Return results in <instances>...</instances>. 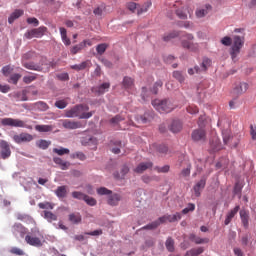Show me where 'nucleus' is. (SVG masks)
Listing matches in <instances>:
<instances>
[{"instance_id": "nucleus-25", "label": "nucleus", "mask_w": 256, "mask_h": 256, "mask_svg": "<svg viewBox=\"0 0 256 256\" xmlns=\"http://www.w3.org/2000/svg\"><path fill=\"white\" fill-rule=\"evenodd\" d=\"M247 89H249V84L246 82H240L234 87V93L235 95H243V93L247 92Z\"/></svg>"}, {"instance_id": "nucleus-33", "label": "nucleus", "mask_w": 256, "mask_h": 256, "mask_svg": "<svg viewBox=\"0 0 256 256\" xmlns=\"http://www.w3.org/2000/svg\"><path fill=\"white\" fill-rule=\"evenodd\" d=\"M36 145L39 149L45 151L51 146V140L40 139L36 142Z\"/></svg>"}, {"instance_id": "nucleus-8", "label": "nucleus", "mask_w": 256, "mask_h": 256, "mask_svg": "<svg viewBox=\"0 0 256 256\" xmlns=\"http://www.w3.org/2000/svg\"><path fill=\"white\" fill-rule=\"evenodd\" d=\"M0 157L4 160L11 157V146L6 140H0Z\"/></svg>"}, {"instance_id": "nucleus-35", "label": "nucleus", "mask_w": 256, "mask_h": 256, "mask_svg": "<svg viewBox=\"0 0 256 256\" xmlns=\"http://www.w3.org/2000/svg\"><path fill=\"white\" fill-rule=\"evenodd\" d=\"M16 218L18 221H23L24 223H33V217L29 214L18 213Z\"/></svg>"}, {"instance_id": "nucleus-46", "label": "nucleus", "mask_w": 256, "mask_h": 256, "mask_svg": "<svg viewBox=\"0 0 256 256\" xmlns=\"http://www.w3.org/2000/svg\"><path fill=\"white\" fill-rule=\"evenodd\" d=\"M140 97L142 99V103H147L148 99H149V90L147 89L146 86H143L141 88V94Z\"/></svg>"}, {"instance_id": "nucleus-48", "label": "nucleus", "mask_w": 256, "mask_h": 256, "mask_svg": "<svg viewBox=\"0 0 256 256\" xmlns=\"http://www.w3.org/2000/svg\"><path fill=\"white\" fill-rule=\"evenodd\" d=\"M53 153H56L57 155H69L71 153V150L69 148H53Z\"/></svg>"}, {"instance_id": "nucleus-23", "label": "nucleus", "mask_w": 256, "mask_h": 256, "mask_svg": "<svg viewBox=\"0 0 256 256\" xmlns=\"http://www.w3.org/2000/svg\"><path fill=\"white\" fill-rule=\"evenodd\" d=\"M68 221L72 223V225H79L83 221V216H81V213H70L68 215Z\"/></svg>"}, {"instance_id": "nucleus-52", "label": "nucleus", "mask_w": 256, "mask_h": 256, "mask_svg": "<svg viewBox=\"0 0 256 256\" xmlns=\"http://www.w3.org/2000/svg\"><path fill=\"white\" fill-rule=\"evenodd\" d=\"M84 235H89L90 237H99L103 235V230L102 229H96L90 232H85Z\"/></svg>"}, {"instance_id": "nucleus-51", "label": "nucleus", "mask_w": 256, "mask_h": 256, "mask_svg": "<svg viewBox=\"0 0 256 256\" xmlns=\"http://www.w3.org/2000/svg\"><path fill=\"white\" fill-rule=\"evenodd\" d=\"M84 201L85 203H87L90 207H95V205H97V200L93 197H90L86 194V196H84Z\"/></svg>"}, {"instance_id": "nucleus-58", "label": "nucleus", "mask_w": 256, "mask_h": 256, "mask_svg": "<svg viewBox=\"0 0 256 256\" xmlns=\"http://www.w3.org/2000/svg\"><path fill=\"white\" fill-rule=\"evenodd\" d=\"M98 195H112L113 191L105 188V187H100L97 189Z\"/></svg>"}, {"instance_id": "nucleus-45", "label": "nucleus", "mask_w": 256, "mask_h": 256, "mask_svg": "<svg viewBox=\"0 0 256 256\" xmlns=\"http://www.w3.org/2000/svg\"><path fill=\"white\" fill-rule=\"evenodd\" d=\"M211 59L204 57L202 60V63L200 64V67L202 69V71L205 73L207 71V69H209V67H211Z\"/></svg>"}, {"instance_id": "nucleus-21", "label": "nucleus", "mask_w": 256, "mask_h": 256, "mask_svg": "<svg viewBox=\"0 0 256 256\" xmlns=\"http://www.w3.org/2000/svg\"><path fill=\"white\" fill-rule=\"evenodd\" d=\"M110 87H111V83L104 82V83L100 84L99 86H97L96 88H94L95 94L96 95H105V93H107V91H109Z\"/></svg>"}, {"instance_id": "nucleus-61", "label": "nucleus", "mask_w": 256, "mask_h": 256, "mask_svg": "<svg viewBox=\"0 0 256 256\" xmlns=\"http://www.w3.org/2000/svg\"><path fill=\"white\" fill-rule=\"evenodd\" d=\"M26 22L28 25H33V27H39V20L35 17L27 18Z\"/></svg>"}, {"instance_id": "nucleus-39", "label": "nucleus", "mask_w": 256, "mask_h": 256, "mask_svg": "<svg viewBox=\"0 0 256 256\" xmlns=\"http://www.w3.org/2000/svg\"><path fill=\"white\" fill-rule=\"evenodd\" d=\"M53 162H54L56 165H60V167H61V169H62L63 171H65V169H67V167H69V163L63 161V159H62L61 157H53Z\"/></svg>"}, {"instance_id": "nucleus-19", "label": "nucleus", "mask_w": 256, "mask_h": 256, "mask_svg": "<svg viewBox=\"0 0 256 256\" xmlns=\"http://www.w3.org/2000/svg\"><path fill=\"white\" fill-rule=\"evenodd\" d=\"M191 137H192V140H194L196 143L199 141H205V137H206L205 130L196 129L192 132Z\"/></svg>"}, {"instance_id": "nucleus-42", "label": "nucleus", "mask_w": 256, "mask_h": 256, "mask_svg": "<svg viewBox=\"0 0 256 256\" xmlns=\"http://www.w3.org/2000/svg\"><path fill=\"white\" fill-rule=\"evenodd\" d=\"M44 219H46L48 223H53V221H57V215L51 211H44Z\"/></svg>"}, {"instance_id": "nucleus-26", "label": "nucleus", "mask_w": 256, "mask_h": 256, "mask_svg": "<svg viewBox=\"0 0 256 256\" xmlns=\"http://www.w3.org/2000/svg\"><path fill=\"white\" fill-rule=\"evenodd\" d=\"M183 129V123L180 120H173L169 126L171 133H180Z\"/></svg>"}, {"instance_id": "nucleus-63", "label": "nucleus", "mask_w": 256, "mask_h": 256, "mask_svg": "<svg viewBox=\"0 0 256 256\" xmlns=\"http://www.w3.org/2000/svg\"><path fill=\"white\" fill-rule=\"evenodd\" d=\"M129 173V166L124 164L120 170L121 179H125V176Z\"/></svg>"}, {"instance_id": "nucleus-43", "label": "nucleus", "mask_w": 256, "mask_h": 256, "mask_svg": "<svg viewBox=\"0 0 256 256\" xmlns=\"http://www.w3.org/2000/svg\"><path fill=\"white\" fill-rule=\"evenodd\" d=\"M88 65H89V61H83L80 64L72 65L71 69H74V71H83L84 69H87Z\"/></svg>"}, {"instance_id": "nucleus-16", "label": "nucleus", "mask_w": 256, "mask_h": 256, "mask_svg": "<svg viewBox=\"0 0 256 256\" xmlns=\"http://www.w3.org/2000/svg\"><path fill=\"white\" fill-rule=\"evenodd\" d=\"M54 195H56L59 201H63L64 199H67V186L65 185L58 186L54 190Z\"/></svg>"}, {"instance_id": "nucleus-57", "label": "nucleus", "mask_w": 256, "mask_h": 256, "mask_svg": "<svg viewBox=\"0 0 256 256\" xmlns=\"http://www.w3.org/2000/svg\"><path fill=\"white\" fill-rule=\"evenodd\" d=\"M157 227H159V222H157V220H155V221L143 226L142 229L153 230V229H157Z\"/></svg>"}, {"instance_id": "nucleus-41", "label": "nucleus", "mask_w": 256, "mask_h": 256, "mask_svg": "<svg viewBox=\"0 0 256 256\" xmlns=\"http://www.w3.org/2000/svg\"><path fill=\"white\" fill-rule=\"evenodd\" d=\"M135 81L133 78L125 76L122 81L124 89H131V86L134 85Z\"/></svg>"}, {"instance_id": "nucleus-27", "label": "nucleus", "mask_w": 256, "mask_h": 256, "mask_svg": "<svg viewBox=\"0 0 256 256\" xmlns=\"http://www.w3.org/2000/svg\"><path fill=\"white\" fill-rule=\"evenodd\" d=\"M24 13H25V11H23L21 9H16L15 11H13L8 18L9 25H13V23H15L16 19H19V17H22V15Z\"/></svg>"}, {"instance_id": "nucleus-49", "label": "nucleus", "mask_w": 256, "mask_h": 256, "mask_svg": "<svg viewBox=\"0 0 256 256\" xmlns=\"http://www.w3.org/2000/svg\"><path fill=\"white\" fill-rule=\"evenodd\" d=\"M19 79H21V74L15 73L10 76L8 79V83H12L13 85H17L19 83Z\"/></svg>"}, {"instance_id": "nucleus-36", "label": "nucleus", "mask_w": 256, "mask_h": 256, "mask_svg": "<svg viewBox=\"0 0 256 256\" xmlns=\"http://www.w3.org/2000/svg\"><path fill=\"white\" fill-rule=\"evenodd\" d=\"M165 247H166L167 251H169V253L175 252V240H173V239L171 238V236H169V237L166 239Z\"/></svg>"}, {"instance_id": "nucleus-34", "label": "nucleus", "mask_w": 256, "mask_h": 256, "mask_svg": "<svg viewBox=\"0 0 256 256\" xmlns=\"http://www.w3.org/2000/svg\"><path fill=\"white\" fill-rule=\"evenodd\" d=\"M211 9H213L211 4H206L205 8H202V9L196 11V16L199 18L205 17L207 15V13H209V11H211Z\"/></svg>"}, {"instance_id": "nucleus-30", "label": "nucleus", "mask_w": 256, "mask_h": 256, "mask_svg": "<svg viewBox=\"0 0 256 256\" xmlns=\"http://www.w3.org/2000/svg\"><path fill=\"white\" fill-rule=\"evenodd\" d=\"M151 5H153L151 0H148L142 6L139 5L137 8V15H143V13H147V11H149V9L151 8Z\"/></svg>"}, {"instance_id": "nucleus-3", "label": "nucleus", "mask_w": 256, "mask_h": 256, "mask_svg": "<svg viewBox=\"0 0 256 256\" xmlns=\"http://www.w3.org/2000/svg\"><path fill=\"white\" fill-rule=\"evenodd\" d=\"M38 235H40L39 228H32L24 238L27 245H30L31 247H43V242L37 237Z\"/></svg>"}, {"instance_id": "nucleus-50", "label": "nucleus", "mask_w": 256, "mask_h": 256, "mask_svg": "<svg viewBox=\"0 0 256 256\" xmlns=\"http://www.w3.org/2000/svg\"><path fill=\"white\" fill-rule=\"evenodd\" d=\"M12 71H13V67H11V65H5L1 69V73L4 75V77H9Z\"/></svg>"}, {"instance_id": "nucleus-5", "label": "nucleus", "mask_w": 256, "mask_h": 256, "mask_svg": "<svg viewBox=\"0 0 256 256\" xmlns=\"http://www.w3.org/2000/svg\"><path fill=\"white\" fill-rule=\"evenodd\" d=\"M73 109L78 119H91L95 115V111L85 112L89 111V106L86 104H78Z\"/></svg>"}, {"instance_id": "nucleus-62", "label": "nucleus", "mask_w": 256, "mask_h": 256, "mask_svg": "<svg viewBox=\"0 0 256 256\" xmlns=\"http://www.w3.org/2000/svg\"><path fill=\"white\" fill-rule=\"evenodd\" d=\"M241 191H243V185H241V183L238 182L234 185V195H241Z\"/></svg>"}, {"instance_id": "nucleus-2", "label": "nucleus", "mask_w": 256, "mask_h": 256, "mask_svg": "<svg viewBox=\"0 0 256 256\" xmlns=\"http://www.w3.org/2000/svg\"><path fill=\"white\" fill-rule=\"evenodd\" d=\"M152 107L158 111L161 115H165L167 113H171L175 107L173 106V103H171V100L169 99H155L152 100Z\"/></svg>"}, {"instance_id": "nucleus-59", "label": "nucleus", "mask_w": 256, "mask_h": 256, "mask_svg": "<svg viewBox=\"0 0 256 256\" xmlns=\"http://www.w3.org/2000/svg\"><path fill=\"white\" fill-rule=\"evenodd\" d=\"M232 43L233 40L229 36H225L221 39V44L224 45V47H230Z\"/></svg>"}, {"instance_id": "nucleus-1", "label": "nucleus", "mask_w": 256, "mask_h": 256, "mask_svg": "<svg viewBox=\"0 0 256 256\" xmlns=\"http://www.w3.org/2000/svg\"><path fill=\"white\" fill-rule=\"evenodd\" d=\"M195 39V36L191 33L182 32L180 36V43L183 49H187L192 53H198L199 51V43L191 42Z\"/></svg>"}, {"instance_id": "nucleus-64", "label": "nucleus", "mask_w": 256, "mask_h": 256, "mask_svg": "<svg viewBox=\"0 0 256 256\" xmlns=\"http://www.w3.org/2000/svg\"><path fill=\"white\" fill-rule=\"evenodd\" d=\"M182 177H189L191 175V164H188L186 168L181 171Z\"/></svg>"}, {"instance_id": "nucleus-9", "label": "nucleus", "mask_w": 256, "mask_h": 256, "mask_svg": "<svg viewBox=\"0 0 256 256\" xmlns=\"http://www.w3.org/2000/svg\"><path fill=\"white\" fill-rule=\"evenodd\" d=\"M1 125L3 127H25V122L19 119H13V118H4L1 120Z\"/></svg>"}, {"instance_id": "nucleus-47", "label": "nucleus", "mask_w": 256, "mask_h": 256, "mask_svg": "<svg viewBox=\"0 0 256 256\" xmlns=\"http://www.w3.org/2000/svg\"><path fill=\"white\" fill-rule=\"evenodd\" d=\"M35 108L38 109V111H49V105L43 101L36 102Z\"/></svg>"}, {"instance_id": "nucleus-18", "label": "nucleus", "mask_w": 256, "mask_h": 256, "mask_svg": "<svg viewBox=\"0 0 256 256\" xmlns=\"http://www.w3.org/2000/svg\"><path fill=\"white\" fill-rule=\"evenodd\" d=\"M153 167V162L149 161V162H142L140 164L137 165L136 168H134V173H138L139 175H141V173H143L144 171H147V169H151Z\"/></svg>"}, {"instance_id": "nucleus-22", "label": "nucleus", "mask_w": 256, "mask_h": 256, "mask_svg": "<svg viewBox=\"0 0 256 256\" xmlns=\"http://www.w3.org/2000/svg\"><path fill=\"white\" fill-rule=\"evenodd\" d=\"M122 197L120 194L114 193V194H110L108 196V200L107 203L108 205H110L111 207H117V205H119V201H121Z\"/></svg>"}, {"instance_id": "nucleus-40", "label": "nucleus", "mask_w": 256, "mask_h": 256, "mask_svg": "<svg viewBox=\"0 0 256 256\" xmlns=\"http://www.w3.org/2000/svg\"><path fill=\"white\" fill-rule=\"evenodd\" d=\"M181 217L182 216H181L180 212H176L173 215H171V214L166 215L168 223H175L177 221H181Z\"/></svg>"}, {"instance_id": "nucleus-15", "label": "nucleus", "mask_w": 256, "mask_h": 256, "mask_svg": "<svg viewBox=\"0 0 256 256\" xmlns=\"http://www.w3.org/2000/svg\"><path fill=\"white\" fill-rule=\"evenodd\" d=\"M239 215H240V220L244 229H249V217H250L249 210L242 208L239 211Z\"/></svg>"}, {"instance_id": "nucleus-12", "label": "nucleus", "mask_w": 256, "mask_h": 256, "mask_svg": "<svg viewBox=\"0 0 256 256\" xmlns=\"http://www.w3.org/2000/svg\"><path fill=\"white\" fill-rule=\"evenodd\" d=\"M62 127H64V129L75 130V129H83V127L85 126L80 121H72V120L66 119V120H63Z\"/></svg>"}, {"instance_id": "nucleus-11", "label": "nucleus", "mask_w": 256, "mask_h": 256, "mask_svg": "<svg viewBox=\"0 0 256 256\" xmlns=\"http://www.w3.org/2000/svg\"><path fill=\"white\" fill-rule=\"evenodd\" d=\"M207 185V176H202L201 179L193 186L195 197H201V191Z\"/></svg>"}, {"instance_id": "nucleus-4", "label": "nucleus", "mask_w": 256, "mask_h": 256, "mask_svg": "<svg viewBox=\"0 0 256 256\" xmlns=\"http://www.w3.org/2000/svg\"><path fill=\"white\" fill-rule=\"evenodd\" d=\"M243 45H245V37L238 35L233 37V44L230 50V55L233 61H235V59H237V55L241 53Z\"/></svg>"}, {"instance_id": "nucleus-6", "label": "nucleus", "mask_w": 256, "mask_h": 256, "mask_svg": "<svg viewBox=\"0 0 256 256\" xmlns=\"http://www.w3.org/2000/svg\"><path fill=\"white\" fill-rule=\"evenodd\" d=\"M11 231L12 235H14L16 239H25V237H27V234H29V229H27L21 223H14Z\"/></svg>"}, {"instance_id": "nucleus-24", "label": "nucleus", "mask_w": 256, "mask_h": 256, "mask_svg": "<svg viewBox=\"0 0 256 256\" xmlns=\"http://www.w3.org/2000/svg\"><path fill=\"white\" fill-rule=\"evenodd\" d=\"M181 35H183V32L179 30H173L163 36V41H165L166 43H169V41L173 39H177V37H181Z\"/></svg>"}, {"instance_id": "nucleus-14", "label": "nucleus", "mask_w": 256, "mask_h": 256, "mask_svg": "<svg viewBox=\"0 0 256 256\" xmlns=\"http://www.w3.org/2000/svg\"><path fill=\"white\" fill-rule=\"evenodd\" d=\"M152 148L155 149L156 153H159L161 157H165V155H169L170 153L169 146H167L166 144L154 143L152 144Z\"/></svg>"}, {"instance_id": "nucleus-37", "label": "nucleus", "mask_w": 256, "mask_h": 256, "mask_svg": "<svg viewBox=\"0 0 256 256\" xmlns=\"http://www.w3.org/2000/svg\"><path fill=\"white\" fill-rule=\"evenodd\" d=\"M85 49V43H79L70 48L71 55H77V53H81Z\"/></svg>"}, {"instance_id": "nucleus-38", "label": "nucleus", "mask_w": 256, "mask_h": 256, "mask_svg": "<svg viewBox=\"0 0 256 256\" xmlns=\"http://www.w3.org/2000/svg\"><path fill=\"white\" fill-rule=\"evenodd\" d=\"M172 77H174V79H176V81L180 83H185V74H183L182 71H179V70L173 71Z\"/></svg>"}, {"instance_id": "nucleus-55", "label": "nucleus", "mask_w": 256, "mask_h": 256, "mask_svg": "<svg viewBox=\"0 0 256 256\" xmlns=\"http://www.w3.org/2000/svg\"><path fill=\"white\" fill-rule=\"evenodd\" d=\"M176 15L179 19H187V11L185 8H180L176 10Z\"/></svg>"}, {"instance_id": "nucleus-53", "label": "nucleus", "mask_w": 256, "mask_h": 256, "mask_svg": "<svg viewBox=\"0 0 256 256\" xmlns=\"http://www.w3.org/2000/svg\"><path fill=\"white\" fill-rule=\"evenodd\" d=\"M86 194L79 191L72 192L73 199H78V201H84Z\"/></svg>"}, {"instance_id": "nucleus-20", "label": "nucleus", "mask_w": 256, "mask_h": 256, "mask_svg": "<svg viewBox=\"0 0 256 256\" xmlns=\"http://www.w3.org/2000/svg\"><path fill=\"white\" fill-rule=\"evenodd\" d=\"M239 209H241V207L239 205H237L226 214V218L224 220V225H229V223H231V221H233V218L235 217V215H237V213H239Z\"/></svg>"}, {"instance_id": "nucleus-31", "label": "nucleus", "mask_w": 256, "mask_h": 256, "mask_svg": "<svg viewBox=\"0 0 256 256\" xmlns=\"http://www.w3.org/2000/svg\"><path fill=\"white\" fill-rule=\"evenodd\" d=\"M35 130L38 131V133H51L53 131V126L52 125H36Z\"/></svg>"}, {"instance_id": "nucleus-13", "label": "nucleus", "mask_w": 256, "mask_h": 256, "mask_svg": "<svg viewBox=\"0 0 256 256\" xmlns=\"http://www.w3.org/2000/svg\"><path fill=\"white\" fill-rule=\"evenodd\" d=\"M81 145L84 147H92L97 149V138L95 136L87 135L81 138Z\"/></svg>"}, {"instance_id": "nucleus-60", "label": "nucleus", "mask_w": 256, "mask_h": 256, "mask_svg": "<svg viewBox=\"0 0 256 256\" xmlns=\"http://www.w3.org/2000/svg\"><path fill=\"white\" fill-rule=\"evenodd\" d=\"M127 8L129 9V11H131L132 13H135V11H137V9L139 8V4L135 3V2H128L127 3Z\"/></svg>"}, {"instance_id": "nucleus-28", "label": "nucleus", "mask_w": 256, "mask_h": 256, "mask_svg": "<svg viewBox=\"0 0 256 256\" xmlns=\"http://www.w3.org/2000/svg\"><path fill=\"white\" fill-rule=\"evenodd\" d=\"M32 33L35 39H41L45 33H47V27L40 26L38 28L32 29Z\"/></svg>"}, {"instance_id": "nucleus-54", "label": "nucleus", "mask_w": 256, "mask_h": 256, "mask_svg": "<svg viewBox=\"0 0 256 256\" xmlns=\"http://www.w3.org/2000/svg\"><path fill=\"white\" fill-rule=\"evenodd\" d=\"M68 103L65 100H56V102L54 103V106L57 109H65L67 107Z\"/></svg>"}, {"instance_id": "nucleus-17", "label": "nucleus", "mask_w": 256, "mask_h": 256, "mask_svg": "<svg viewBox=\"0 0 256 256\" xmlns=\"http://www.w3.org/2000/svg\"><path fill=\"white\" fill-rule=\"evenodd\" d=\"M22 66H24V68L28 69L29 71H38V72L43 71V66L33 61L23 62Z\"/></svg>"}, {"instance_id": "nucleus-44", "label": "nucleus", "mask_w": 256, "mask_h": 256, "mask_svg": "<svg viewBox=\"0 0 256 256\" xmlns=\"http://www.w3.org/2000/svg\"><path fill=\"white\" fill-rule=\"evenodd\" d=\"M161 87H163V81L162 80H157L153 87L151 88V93L153 95H157L159 93V89H161Z\"/></svg>"}, {"instance_id": "nucleus-56", "label": "nucleus", "mask_w": 256, "mask_h": 256, "mask_svg": "<svg viewBox=\"0 0 256 256\" xmlns=\"http://www.w3.org/2000/svg\"><path fill=\"white\" fill-rule=\"evenodd\" d=\"M96 51H97L98 55H103V53H105V51H107V44H105V43L98 44L96 46Z\"/></svg>"}, {"instance_id": "nucleus-10", "label": "nucleus", "mask_w": 256, "mask_h": 256, "mask_svg": "<svg viewBox=\"0 0 256 256\" xmlns=\"http://www.w3.org/2000/svg\"><path fill=\"white\" fill-rule=\"evenodd\" d=\"M210 151L212 153H217V151H221L223 149V144H221V139H219V136L213 135L210 138Z\"/></svg>"}, {"instance_id": "nucleus-32", "label": "nucleus", "mask_w": 256, "mask_h": 256, "mask_svg": "<svg viewBox=\"0 0 256 256\" xmlns=\"http://www.w3.org/2000/svg\"><path fill=\"white\" fill-rule=\"evenodd\" d=\"M205 251L204 247L192 248L186 251L185 256H199Z\"/></svg>"}, {"instance_id": "nucleus-7", "label": "nucleus", "mask_w": 256, "mask_h": 256, "mask_svg": "<svg viewBox=\"0 0 256 256\" xmlns=\"http://www.w3.org/2000/svg\"><path fill=\"white\" fill-rule=\"evenodd\" d=\"M12 140L14 143H17V145H21V143H31V141H33V135L29 133L15 134Z\"/></svg>"}, {"instance_id": "nucleus-29", "label": "nucleus", "mask_w": 256, "mask_h": 256, "mask_svg": "<svg viewBox=\"0 0 256 256\" xmlns=\"http://www.w3.org/2000/svg\"><path fill=\"white\" fill-rule=\"evenodd\" d=\"M36 57L37 52L30 50L21 56V63H27V61H31V59H35Z\"/></svg>"}]
</instances>
